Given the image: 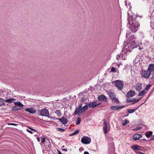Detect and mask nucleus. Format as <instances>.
<instances>
[{"label": "nucleus", "instance_id": "6e6d98bb", "mask_svg": "<svg viewBox=\"0 0 154 154\" xmlns=\"http://www.w3.org/2000/svg\"><path fill=\"white\" fill-rule=\"evenodd\" d=\"M136 60V59H135V60H134V62H135V61Z\"/></svg>", "mask_w": 154, "mask_h": 154}, {"label": "nucleus", "instance_id": "ddd939ff", "mask_svg": "<svg viewBox=\"0 0 154 154\" xmlns=\"http://www.w3.org/2000/svg\"><path fill=\"white\" fill-rule=\"evenodd\" d=\"M57 119H58L64 125L66 124L68 122L67 118L64 117H63L61 118Z\"/></svg>", "mask_w": 154, "mask_h": 154}, {"label": "nucleus", "instance_id": "3c124183", "mask_svg": "<svg viewBox=\"0 0 154 154\" xmlns=\"http://www.w3.org/2000/svg\"><path fill=\"white\" fill-rule=\"evenodd\" d=\"M84 154H89V153L87 151H85L84 152Z\"/></svg>", "mask_w": 154, "mask_h": 154}, {"label": "nucleus", "instance_id": "aec40b11", "mask_svg": "<svg viewBox=\"0 0 154 154\" xmlns=\"http://www.w3.org/2000/svg\"><path fill=\"white\" fill-rule=\"evenodd\" d=\"M147 70L151 73L154 70V64H151L149 66Z\"/></svg>", "mask_w": 154, "mask_h": 154}, {"label": "nucleus", "instance_id": "4c0bfd02", "mask_svg": "<svg viewBox=\"0 0 154 154\" xmlns=\"http://www.w3.org/2000/svg\"><path fill=\"white\" fill-rule=\"evenodd\" d=\"M151 86V85H150V84L148 85L146 87L145 89L146 90H149V88Z\"/></svg>", "mask_w": 154, "mask_h": 154}, {"label": "nucleus", "instance_id": "b1692460", "mask_svg": "<svg viewBox=\"0 0 154 154\" xmlns=\"http://www.w3.org/2000/svg\"><path fill=\"white\" fill-rule=\"evenodd\" d=\"M55 113L57 115V116L58 117H60L62 115V113L59 110H56L55 111Z\"/></svg>", "mask_w": 154, "mask_h": 154}, {"label": "nucleus", "instance_id": "864d4df0", "mask_svg": "<svg viewBox=\"0 0 154 154\" xmlns=\"http://www.w3.org/2000/svg\"><path fill=\"white\" fill-rule=\"evenodd\" d=\"M58 153L59 154H62L61 152L59 151H58Z\"/></svg>", "mask_w": 154, "mask_h": 154}, {"label": "nucleus", "instance_id": "72a5a7b5", "mask_svg": "<svg viewBox=\"0 0 154 154\" xmlns=\"http://www.w3.org/2000/svg\"><path fill=\"white\" fill-rule=\"evenodd\" d=\"M81 119L80 118H77V121L76 123V124L77 125H79L81 122Z\"/></svg>", "mask_w": 154, "mask_h": 154}, {"label": "nucleus", "instance_id": "79ce46f5", "mask_svg": "<svg viewBox=\"0 0 154 154\" xmlns=\"http://www.w3.org/2000/svg\"><path fill=\"white\" fill-rule=\"evenodd\" d=\"M8 125H15V126H17L18 124L13 123H8Z\"/></svg>", "mask_w": 154, "mask_h": 154}, {"label": "nucleus", "instance_id": "2f4dec72", "mask_svg": "<svg viewBox=\"0 0 154 154\" xmlns=\"http://www.w3.org/2000/svg\"><path fill=\"white\" fill-rule=\"evenodd\" d=\"M79 132V130H77L75 131H74L72 134H70L69 136H72L73 135H75L76 134H78Z\"/></svg>", "mask_w": 154, "mask_h": 154}, {"label": "nucleus", "instance_id": "7c9ffc66", "mask_svg": "<svg viewBox=\"0 0 154 154\" xmlns=\"http://www.w3.org/2000/svg\"><path fill=\"white\" fill-rule=\"evenodd\" d=\"M123 54H119L117 55L116 57V59L117 60H119V59H120L122 57Z\"/></svg>", "mask_w": 154, "mask_h": 154}, {"label": "nucleus", "instance_id": "0eeeda50", "mask_svg": "<svg viewBox=\"0 0 154 154\" xmlns=\"http://www.w3.org/2000/svg\"><path fill=\"white\" fill-rule=\"evenodd\" d=\"M137 16L135 15H132L129 17L128 18V23L130 24L131 23L133 22V21H136V20L137 19Z\"/></svg>", "mask_w": 154, "mask_h": 154}, {"label": "nucleus", "instance_id": "473e14b6", "mask_svg": "<svg viewBox=\"0 0 154 154\" xmlns=\"http://www.w3.org/2000/svg\"><path fill=\"white\" fill-rule=\"evenodd\" d=\"M136 109H128L127 110V111L129 113H131L134 112Z\"/></svg>", "mask_w": 154, "mask_h": 154}, {"label": "nucleus", "instance_id": "bb28decb", "mask_svg": "<svg viewBox=\"0 0 154 154\" xmlns=\"http://www.w3.org/2000/svg\"><path fill=\"white\" fill-rule=\"evenodd\" d=\"M140 98L137 100L136 98H134L133 99H132V104H133L136 103L138 102L140 100Z\"/></svg>", "mask_w": 154, "mask_h": 154}, {"label": "nucleus", "instance_id": "c9c22d12", "mask_svg": "<svg viewBox=\"0 0 154 154\" xmlns=\"http://www.w3.org/2000/svg\"><path fill=\"white\" fill-rule=\"evenodd\" d=\"M41 139H42V142L41 143H43V144H44V143L45 141V136H43L42 137H41Z\"/></svg>", "mask_w": 154, "mask_h": 154}, {"label": "nucleus", "instance_id": "4be33fe9", "mask_svg": "<svg viewBox=\"0 0 154 154\" xmlns=\"http://www.w3.org/2000/svg\"><path fill=\"white\" fill-rule=\"evenodd\" d=\"M16 99L14 98H11V99H8L6 100H5V102L11 103H14V101H16Z\"/></svg>", "mask_w": 154, "mask_h": 154}, {"label": "nucleus", "instance_id": "5701e85b", "mask_svg": "<svg viewBox=\"0 0 154 154\" xmlns=\"http://www.w3.org/2000/svg\"><path fill=\"white\" fill-rule=\"evenodd\" d=\"M22 109L20 107H17L16 106L12 107V110L13 111H18L21 110Z\"/></svg>", "mask_w": 154, "mask_h": 154}, {"label": "nucleus", "instance_id": "f8f14e48", "mask_svg": "<svg viewBox=\"0 0 154 154\" xmlns=\"http://www.w3.org/2000/svg\"><path fill=\"white\" fill-rule=\"evenodd\" d=\"M97 99L101 101L106 102L107 100V98L103 95L99 96Z\"/></svg>", "mask_w": 154, "mask_h": 154}, {"label": "nucleus", "instance_id": "de8ad7c7", "mask_svg": "<svg viewBox=\"0 0 154 154\" xmlns=\"http://www.w3.org/2000/svg\"><path fill=\"white\" fill-rule=\"evenodd\" d=\"M137 154H145L143 153L140 152H138Z\"/></svg>", "mask_w": 154, "mask_h": 154}, {"label": "nucleus", "instance_id": "f03ea898", "mask_svg": "<svg viewBox=\"0 0 154 154\" xmlns=\"http://www.w3.org/2000/svg\"><path fill=\"white\" fill-rule=\"evenodd\" d=\"M115 86L119 90H122L123 88V82L120 80H117L113 82Z\"/></svg>", "mask_w": 154, "mask_h": 154}, {"label": "nucleus", "instance_id": "ea45409f", "mask_svg": "<svg viewBox=\"0 0 154 154\" xmlns=\"http://www.w3.org/2000/svg\"><path fill=\"white\" fill-rule=\"evenodd\" d=\"M142 127L140 126L137 127L135 128H134V131L137 130H139Z\"/></svg>", "mask_w": 154, "mask_h": 154}, {"label": "nucleus", "instance_id": "13d9d810", "mask_svg": "<svg viewBox=\"0 0 154 154\" xmlns=\"http://www.w3.org/2000/svg\"><path fill=\"white\" fill-rule=\"evenodd\" d=\"M62 147H64V146H63Z\"/></svg>", "mask_w": 154, "mask_h": 154}, {"label": "nucleus", "instance_id": "e433bc0d", "mask_svg": "<svg viewBox=\"0 0 154 154\" xmlns=\"http://www.w3.org/2000/svg\"><path fill=\"white\" fill-rule=\"evenodd\" d=\"M117 69L116 68L114 67H112L111 69V71L112 72H116Z\"/></svg>", "mask_w": 154, "mask_h": 154}, {"label": "nucleus", "instance_id": "c85d7f7f", "mask_svg": "<svg viewBox=\"0 0 154 154\" xmlns=\"http://www.w3.org/2000/svg\"><path fill=\"white\" fill-rule=\"evenodd\" d=\"M112 100L116 104H117L119 103V101L118 100V99L117 98H116L115 97L112 99Z\"/></svg>", "mask_w": 154, "mask_h": 154}, {"label": "nucleus", "instance_id": "dca6fc26", "mask_svg": "<svg viewBox=\"0 0 154 154\" xmlns=\"http://www.w3.org/2000/svg\"><path fill=\"white\" fill-rule=\"evenodd\" d=\"M82 109L79 108L78 107L76 108L75 109V112L74 113L73 115H76L77 114H78L79 116L81 113Z\"/></svg>", "mask_w": 154, "mask_h": 154}, {"label": "nucleus", "instance_id": "58836bf2", "mask_svg": "<svg viewBox=\"0 0 154 154\" xmlns=\"http://www.w3.org/2000/svg\"><path fill=\"white\" fill-rule=\"evenodd\" d=\"M58 131H60L61 132H63L65 131V130L64 129L61 128H58Z\"/></svg>", "mask_w": 154, "mask_h": 154}, {"label": "nucleus", "instance_id": "423d86ee", "mask_svg": "<svg viewBox=\"0 0 154 154\" xmlns=\"http://www.w3.org/2000/svg\"><path fill=\"white\" fill-rule=\"evenodd\" d=\"M151 74V72L147 70L146 71H143L142 72L141 75L142 77L146 79H147L149 78Z\"/></svg>", "mask_w": 154, "mask_h": 154}, {"label": "nucleus", "instance_id": "6ab92c4d", "mask_svg": "<svg viewBox=\"0 0 154 154\" xmlns=\"http://www.w3.org/2000/svg\"><path fill=\"white\" fill-rule=\"evenodd\" d=\"M131 148L136 150H141V147L137 145H134L132 146Z\"/></svg>", "mask_w": 154, "mask_h": 154}, {"label": "nucleus", "instance_id": "39448f33", "mask_svg": "<svg viewBox=\"0 0 154 154\" xmlns=\"http://www.w3.org/2000/svg\"><path fill=\"white\" fill-rule=\"evenodd\" d=\"M40 115L42 116H48L49 115L48 110L46 109H43L39 111Z\"/></svg>", "mask_w": 154, "mask_h": 154}, {"label": "nucleus", "instance_id": "a878e982", "mask_svg": "<svg viewBox=\"0 0 154 154\" xmlns=\"http://www.w3.org/2000/svg\"><path fill=\"white\" fill-rule=\"evenodd\" d=\"M5 105V100L0 98V106H3Z\"/></svg>", "mask_w": 154, "mask_h": 154}, {"label": "nucleus", "instance_id": "393cba45", "mask_svg": "<svg viewBox=\"0 0 154 154\" xmlns=\"http://www.w3.org/2000/svg\"><path fill=\"white\" fill-rule=\"evenodd\" d=\"M88 109V105H86L82 107L81 110V113L84 112L86 110Z\"/></svg>", "mask_w": 154, "mask_h": 154}, {"label": "nucleus", "instance_id": "9d476101", "mask_svg": "<svg viewBox=\"0 0 154 154\" xmlns=\"http://www.w3.org/2000/svg\"><path fill=\"white\" fill-rule=\"evenodd\" d=\"M135 94L134 91L131 90L127 93L126 96L128 97H132L135 95Z\"/></svg>", "mask_w": 154, "mask_h": 154}, {"label": "nucleus", "instance_id": "2eb2a0df", "mask_svg": "<svg viewBox=\"0 0 154 154\" xmlns=\"http://www.w3.org/2000/svg\"><path fill=\"white\" fill-rule=\"evenodd\" d=\"M100 103L97 104L96 102H93L91 103H88V105L89 107L94 108L97 106L100 105Z\"/></svg>", "mask_w": 154, "mask_h": 154}, {"label": "nucleus", "instance_id": "c03bdc74", "mask_svg": "<svg viewBox=\"0 0 154 154\" xmlns=\"http://www.w3.org/2000/svg\"><path fill=\"white\" fill-rule=\"evenodd\" d=\"M82 104L81 103L79 104L78 108L82 109Z\"/></svg>", "mask_w": 154, "mask_h": 154}, {"label": "nucleus", "instance_id": "a211bd4d", "mask_svg": "<svg viewBox=\"0 0 154 154\" xmlns=\"http://www.w3.org/2000/svg\"><path fill=\"white\" fill-rule=\"evenodd\" d=\"M141 134H137L134 135L133 137V139L134 140H137L141 137Z\"/></svg>", "mask_w": 154, "mask_h": 154}, {"label": "nucleus", "instance_id": "20e7f679", "mask_svg": "<svg viewBox=\"0 0 154 154\" xmlns=\"http://www.w3.org/2000/svg\"><path fill=\"white\" fill-rule=\"evenodd\" d=\"M91 141V139L86 136L83 137L81 140V141L82 143L85 144L90 143Z\"/></svg>", "mask_w": 154, "mask_h": 154}, {"label": "nucleus", "instance_id": "49530a36", "mask_svg": "<svg viewBox=\"0 0 154 154\" xmlns=\"http://www.w3.org/2000/svg\"><path fill=\"white\" fill-rule=\"evenodd\" d=\"M32 131H35V132H37V131H36L35 130L33 129V128H29Z\"/></svg>", "mask_w": 154, "mask_h": 154}, {"label": "nucleus", "instance_id": "cd10ccee", "mask_svg": "<svg viewBox=\"0 0 154 154\" xmlns=\"http://www.w3.org/2000/svg\"><path fill=\"white\" fill-rule=\"evenodd\" d=\"M152 131H149L146 132L145 134L147 137H148L149 136H152Z\"/></svg>", "mask_w": 154, "mask_h": 154}, {"label": "nucleus", "instance_id": "f704fd0d", "mask_svg": "<svg viewBox=\"0 0 154 154\" xmlns=\"http://www.w3.org/2000/svg\"><path fill=\"white\" fill-rule=\"evenodd\" d=\"M145 93V91L144 90H142L141 92H140L139 94V96H142Z\"/></svg>", "mask_w": 154, "mask_h": 154}, {"label": "nucleus", "instance_id": "1a4fd4ad", "mask_svg": "<svg viewBox=\"0 0 154 154\" xmlns=\"http://www.w3.org/2000/svg\"><path fill=\"white\" fill-rule=\"evenodd\" d=\"M135 88L137 91L140 92L142 88V84L140 83H137L136 84Z\"/></svg>", "mask_w": 154, "mask_h": 154}, {"label": "nucleus", "instance_id": "603ef678", "mask_svg": "<svg viewBox=\"0 0 154 154\" xmlns=\"http://www.w3.org/2000/svg\"><path fill=\"white\" fill-rule=\"evenodd\" d=\"M49 118H50V119H53L54 118V117H51V116H47Z\"/></svg>", "mask_w": 154, "mask_h": 154}, {"label": "nucleus", "instance_id": "4d7b16f0", "mask_svg": "<svg viewBox=\"0 0 154 154\" xmlns=\"http://www.w3.org/2000/svg\"><path fill=\"white\" fill-rule=\"evenodd\" d=\"M128 115H128L127 116H127Z\"/></svg>", "mask_w": 154, "mask_h": 154}, {"label": "nucleus", "instance_id": "f3484780", "mask_svg": "<svg viewBox=\"0 0 154 154\" xmlns=\"http://www.w3.org/2000/svg\"><path fill=\"white\" fill-rule=\"evenodd\" d=\"M107 92L109 97H110V98H111V100L116 96V95L113 92H112L111 90L108 91Z\"/></svg>", "mask_w": 154, "mask_h": 154}, {"label": "nucleus", "instance_id": "37998d69", "mask_svg": "<svg viewBox=\"0 0 154 154\" xmlns=\"http://www.w3.org/2000/svg\"><path fill=\"white\" fill-rule=\"evenodd\" d=\"M153 140H154V135L152 136L150 139L148 140L147 141H149Z\"/></svg>", "mask_w": 154, "mask_h": 154}, {"label": "nucleus", "instance_id": "a18cd8bd", "mask_svg": "<svg viewBox=\"0 0 154 154\" xmlns=\"http://www.w3.org/2000/svg\"><path fill=\"white\" fill-rule=\"evenodd\" d=\"M27 131L29 133H30V134H32V133H33V132L32 131L28 129H27Z\"/></svg>", "mask_w": 154, "mask_h": 154}, {"label": "nucleus", "instance_id": "4468645a", "mask_svg": "<svg viewBox=\"0 0 154 154\" xmlns=\"http://www.w3.org/2000/svg\"><path fill=\"white\" fill-rule=\"evenodd\" d=\"M103 124L104 125L103 129V131L105 134H106L108 131V126L107 123L105 120H103Z\"/></svg>", "mask_w": 154, "mask_h": 154}, {"label": "nucleus", "instance_id": "412c9836", "mask_svg": "<svg viewBox=\"0 0 154 154\" xmlns=\"http://www.w3.org/2000/svg\"><path fill=\"white\" fill-rule=\"evenodd\" d=\"M14 105L16 106H17L19 107H22L24 106L20 102V101H17L16 102H14Z\"/></svg>", "mask_w": 154, "mask_h": 154}, {"label": "nucleus", "instance_id": "09e8293b", "mask_svg": "<svg viewBox=\"0 0 154 154\" xmlns=\"http://www.w3.org/2000/svg\"><path fill=\"white\" fill-rule=\"evenodd\" d=\"M37 140L38 141V142H40V138L39 137H37Z\"/></svg>", "mask_w": 154, "mask_h": 154}, {"label": "nucleus", "instance_id": "6e6552de", "mask_svg": "<svg viewBox=\"0 0 154 154\" xmlns=\"http://www.w3.org/2000/svg\"><path fill=\"white\" fill-rule=\"evenodd\" d=\"M125 107V105L120 106H111L110 109L112 110H114L115 111L119 110H121L122 109Z\"/></svg>", "mask_w": 154, "mask_h": 154}, {"label": "nucleus", "instance_id": "7ed1b4c3", "mask_svg": "<svg viewBox=\"0 0 154 154\" xmlns=\"http://www.w3.org/2000/svg\"><path fill=\"white\" fill-rule=\"evenodd\" d=\"M131 23V30L133 32H136L137 30L136 29L140 26V24L136 21H133Z\"/></svg>", "mask_w": 154, "mask_h": 154}, {"label": "nucleus", "instance_id": "9b49d317", "mask_svg": "<svg viewBox=\"0 0 154 154\" xmlns=\"http://www.w3.org/2000/svg\"><path fill=\"white\" fill-rule=\"evenodd\" d=\"M25 111L32 114H34L36 112V109L33 107H32L29 108H27L25 109Z\"/></svg>", "mask_w": 154, "mask_h": 154}, {"label": "nucleus", "instance_id": "f257e3e1", "mask_svg": "<svg viewBox=\"0 0 154 154\" xmlns=\"http://www.w3.org/2000/svg\"><path fill=\"white\" fill-rule=\"evenodd\" d=\"M127 38H128L127 42V44H129V43L131 45L134 44H136V43L135 41V38L134 35H131L130 34H126Z\"/></svg>", "mask_w": 154, "mask_h": 154}, {"label": "nucleus", "instance_id": "5fc2aeb1", "mask_svg": "<svg viewBox=\"0 0 154 154\" xmlns=\"http://www.w3.org/2000/svg\"><path fill=\"white\" fill-rule=\"evenodd\" d=\"M146 140V141H147L145 139H143L142 140Z\"/></svg>", "mask_w": 154, "mask_h": 154}, {"label": "nucleus", "instance_id": "8fccbe9b", "mask_svg": "<svg viewBox=\"0 0 154 154\" xmlns=\"http://www.w3.org/2000/svg\"><path fill=\"white\" fill-rule=\"evenodd\" d=\"M62 150H63V151H66H66H67V149H62Z\"/></svg>", "mask_w": 154, "mask_h": 154}, {"label": "nucleus", "instance_id": "c756f323", "mask_svg": "<svg viewBox=\"0 0 154 154\" xmlns=\"http://www.w3.org/2000/svg\"><path fill=\"white\" fill-rule=\"evenodd\" d=\"M129 123V121L127 120V119H125L124 120L122 123V125L125 126L126 125L127 123Z\"/></svg>", "mask_w": 154, "mask_h": 154}, {"label": "nucleus", "instance_id": "a19ab883", "mask_svg": "<svg viewBox=\"0 0 154 154\" xmlns=\"http://www.w3.org/2000/svg\"><path fill=\"white\" fill-rule=\"evenodd\" d=\"M126 101L127 102H132V100L129 99V97H128L126 99Z\"/></svg>", "mask_w": 154, "mask_h": 154}]
</instances>
